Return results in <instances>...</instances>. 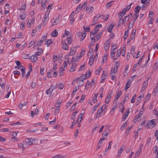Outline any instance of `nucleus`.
I'll return each instance as SVG.
<instances>
[{
    "instance_id": "obj_9",
    "label": "nucleus",
    "mask_w": 158,
    "mask_h": 158,
    "mask_svg": "<svg viewBox=\"0 0 158 158\" xmlns=\"http://www.w3.org/2000/svg\"><path fill=\"white\" fill-rule=\"evenodd\" d=\"M77 65L76 63H73L72 64V66L70 69V72H73L75 70L77 69Z\"/></svg>"
},
{
    "instance_id": "obj_16",
    "label": "nucleus",
    "mask_w": 158,
    "mask_h": 158,
    "mask_svg": "<svg viewBox=\"0 0 158 158\" xmlns=\"http://www.w3.org/2000/svg\"><path fill=\"white\" fill-rule=\"evenodd\" d=\"M94 60V59L93 57V56L92 55L90 57L89 62V64L90 66H92L93 64Z\"/></svg>"
},
{
    "instance_id": "obj_33",
    "label": "nucleus",
    "mask_w": 158,
    "mask_h": 158,
    "mask_svg": "<svg viewBox=\"0 0 158 158\" xmlns=\"http://www.w3.org/2000/svg\"><path fill=\"white\" fill-rule=\"evenodd\" d=\"M125 149V146H123L121 148L119 149L118 151V155L119 154H121V153L123 152V151Z\"/></svg>"
},
{
    "instance_id": "obj_32",
    "label": "nucleus",
    "mask_w": 158,
    "mask_h": 158,
    "mask_svg": "<svg viewBox=\"0 0 158 158\" xmlns=\"http://www.w3.org/2000/svg\"><path fill=\"white\" fill-rule=\"evenodd\" d=\"M77 113H78V111H76L75 112H73V113L72 114L71 116V119L72 120H74L75 119V117L76 116V114H77Z\"/></svg>"
},
{
    "instance_id": "obj_29",
    "label": "nucleus",
    "mask_w": 158,
    "mask_h": 158,
    "mask_svg": "<svg viewBox=\"0 0 158 158\" xmlns=\"http://www.w3.org/2000/svg\"><path fill=\"white\" fill-rule=\"evenodd\" d=\"M58 100L60 101L59 102H57L55 104V107L59 108L60 106V104L62 101L61 100L58 99Z\"/></svg>"
},
{
    "instance_id": "obj_57",
    "label": "nucleus",
    "mask_w": 158,
    "mask_h": 158,
    "mask_svg": "<svg viewBox=\"0 0 158 158\" xmlns=\"http://www.w3.org/2000/svg\"><path fill=\"white\" fill-rule=\"evenodd\" d=\"M75 53V51L73 49H71L69 55H73Z\"/></svg>"
},
{
    "instance_id": "obj_61",
    "label": "nucleus",
    "mask_w": 158,
    "mask_h": 158,
    "mask_svg": "<svg viewBox=\"0 0 158 158\" xmlns=\"http://www.w3.org/2000/svg\"><path fill=\"white\" fill-rule=\"evenodd\" d=\"M136 97V94H135L134 95H133V96L131 99V102L132 103H133L135 102V98Z\"/></svg>"
},
{
    "instance_id": "obj_63",
    "label": "nucleus",
    "mask_w": 158,
    "mask_h": 158,
    "mask_svg": "<svg viewBox=\"0 0 158 158\" xmlns=\"http://www.w3.org/2000/svg\"><path fill=\"white\" fill-rule=\"evenodd\" d=\"M114 50H113L111 52V58H112V57H114L115 56V52L114 51Z\"/></svg>"
},
{
    "instance_id": "obj_14",
    "label": "nucleus",
    "mask_w": 158,
    "mask_h": 158,
    "mask_svg": "<svg viewBox=\"0 0 158 158\" xmlns=\"http://www.w3.org/2000/svg\"><path fill=\"white\" fill-rule=\"evenodd\" d=\"M74 12L73 11L71 14L70 16L69 17L70 21V22L73 23L75 20L74 19Z\"/></svg>"
},
{
    "instance_id": "obj_48",
    "label": "nucleus",
    "mask_w": 158,
    "mask_h": 158,
    "mask_svg": "<svg viewBox=\"0 0 158 158\" xmlns=\"http://www.w3.org/2000/svg\"><path fill=\"white\" fill-rule=\"evenodd\" d=\"M35 42H34V41H32V40L31 41L29 44L28 47L29 48L31 47L34 44L35 45ZM34 47H35V45L34 46Z\"/></svg>"
},
{
    "instance_id": "obj_39",
    "label": "nucleus",
    "mask_w": 158,
    "mask_h": 158,
    "mask_svg": "<svg viewBox=\"0 0 158 158\" xmlns=\"http://www.w3.org/2000/svg\"><path fill=\"white\" fill-rule=\"evenodd\" d=\"M114 2L113 1H111L110 2H108L106 5V7L107 8H109L111 6L112 3Z\"/></svg>"
},
{
    "instance_id": "obj_1",
    "label": "nucleus",
    "mask_w": 158,
    "mask_h": 158,
    "mask_svg": "<svg viewBox=\"0 0 158 158\" xmlns=\"http://www.w3.org/2000/svg\"><path fill=\"white\" fill-rule=\"evenodd\" d=\"M35 139H25L23 141L24 144L25 145H31L33 144L35 142Z\"/></svg>"
},
{
    "instance_id": "obj_15",
    "label": "nucleus",
    "mask_w": 158,
    "mask_h": 158,
    "mask_svg": "<svg viewBox=\"0 0 158 158\" xmlns=\"http://www.w3.org/2000/svg\"><path fill=\"white\" fill-rule=\"evenodd\" d=\"M37 49H38V51L37 52H35V55L37 56L40 55L43 52L42 49V48H37Z\"/></svg>"
},
{
    "instance_id": "obj_52",
    "label": "nucleus",
    "mask_w": 158,
    "mask_h": 158,
    "mask_svg": "<svg viewBox=\"0 0 158 158\" xmlns=\"http://www.w3.org/2000/svg\"><path fill=\"white\" fill-rule=\"evenodd\" d=\"M112 145V142H110L109 143L108 146L106 148V150L109 151L110 148Z\"/></svg>"
},
{
    "instance_id": "obj_8",
    "label": "nucleus",
    "mask_w": 158,
    "mask_h": 158,
    "mask_svg": "<svg viewBox=\"0 0 158 158\" xmlns=\"http://www.w3.org/2000/svg\"><path fill=\"white\" fill-rule=\"evenodd\" d=\"M38 59V57L35 55H32L31 56V61L33 62H35Z\"/></svg>"
},
{
    "instance_id": "obj_11",
    "label": "nucleus",
    "mask_w": 158,
    "mask_h": 158,
    "mask_svg": "<svg viewBox=\"0 0 158 158\" xmlns=\"http://www.w3.org/2000/svg\"><path fill=\"white\" fill-rule=\"evenodd\" d=\"M60 15H59L58 17H57L56 19H55L54 18H53V19H54V22L52 23V27L53 26L56 25L58 24L59 22L60 17Z\"/></svg>"
},
{
    "instance_id": "obj_31",
    "label": "nucleus",
    "mask_w": 158,
    "mask_h": 158,
    "mask_svg": "<svg viewBox=\"0 0 158 158\" xmlns=\"http://www.w3.org/2000/svg\"><path fill=\"white\" fill-rule=\"evenodd\" d=\"M87 3L86 2H84L83 4L82 5V6H81L80 8L81 9V10H84L85 7H86Z\"/></svg>"
},
{
    "instance_id": "obj_37",
    "label": "nucleus",
    "mask_w": 158,
    "mask_h": 158,
    "mask_svg": "<svg viewBox=\"0 0 158 158\" xmlns=\"http://www.w3.org/2000/svg\"><path fill=\"white\" fill-rule=\"evenodd\" d=\"M64 69L63 68H60V70L59 71V75L60 76H61L64 74Z\"/></svg>"
},
{
    "instance_id": "obj_17",
    "label": "nucleus",
    "mask_w": 158,
    "mask_h": 158,
    "mask_svg": "<svg viewBox=\"0 0 158 158\" xmlns=\"http://www.w3.org/2000/svg\"><path fill=\"white\" fill-rule=\"evenodd\" d=\"M102 25L101 24H99L98 25H97L94 29V33L96 34L97 32L99 30V28L100 27H102Z\"/></svg>"
},
{
    "instance_id": "obj_6",
    "label": "nucleus",
    "mask_w": 158,
    "mask_h": 158,
    "mask_svg": "<svg viewBox=\"0 0 158 158\" xmlns=\"http://www.w3.org/2000/svg\"><path fill=\"white\" fill-rule=\"evenodd\" d=\"M123 11L122 12H120L118 13V18L120 19H121L122 17L125 14L126 12V10H125V8H123L122 10Z\"/></svg>"
},
{
    "instance_id": "obj_25",
    "label": "nucleus",
    "mask_w": 158,
    "mask_h": 158,
    "mask_svg": "<svg viewBox=\"0 0 158 158\" xmlns=\"http://www.w3.org/2000/svg\"><path fill=\"white\" fill-rule=\"evenodd\" d=\"M22 67V68L21 69V70L22 72V77H23L24 76L25 73V68L23 66Z\"/></svg>"
},
{
    "instance_id": "obj_34",
    "label": "nucleus",
    "mask_w": 158,
    "mask_h": 158,
    "mask_svg": "<svg viewBox=\"0 0 158 158\" xmlns=\"http://www.w3.org/2000/svg\"><path fill=\"white\" fill-rule=\"evenodd\" d=\"M91 84V82L89 81H88L86 83V84L85 87V89H86L87 90H88L89 88V86Z\"/></svg>"
},
{
    "instance_id": "obj_7",
    "label": "nucleus",
    "mask_w": 158,
    "mask_h": 158,
    "mask_svg": "<svg viewBox=\"0 0 158 158\" xmlns=\"http://www.w3.org/2000/svg\"><path fill=\"white\" fill-rule=\"evenodd\" d=\"M95 34L94 32H91L90 33V37L91 41L93 43H94L95 42Z\"/></svg>"
},
{
    "instance_id": "obj_27",
    "label": "nucleus",
    "mask_w": 158,
    "mask_h": 158,
    "mask_svg": "<svg viewBox=\"0 0 158 158\" xmlns=\"http://www.w3.org/2000/svg\"><path fill=\"white\" fill-rule=\"evenodd\" d=\"M129 94H127L125 96L124 100L123 101V102L124 103L126 101H128L129 99Z\"/></svg>"
},
{
    "instance_id": "obj_3",
    "label": "nucleus",
    "mask_w": 158,
    "mask_h": 158,
    "mask_svg": "<svg viewBox=\"0 0 158 158\" xmlns=\"http://www.w3.org/2000/svg\"><path fill=\"white\" fill-rule=\"evenodd\" d=\"M113 93V91H109L108 93L107 97L105 100V103H108L110 101L111 98V95Z\"/></svg>"
},
{
    "instance_id": "obj_13",
    "label": "nucleus",
    "mask_w": 158,
    "mask_h": 158,
    "mask_svg": "<svg viewBox=\"0 0 158 158\" xmlns=\"http://www.w3.org/2000/svg\"><path fill=\"white\" fill-rule=\"evenodd\" d=\"M90 74H91V73L90 71H89L88 72V75H87V74H86L85 77V78H83L82 79V78H81V77H80L78 79V80H79L80 81H81L82 82H83V79L85 80V79H86L88 78L89 77Z\"/></svg>"
},
{
    "instance_id": "obj_22",
    "label": "nucleus",
    "mask_w": 158,
    "mask_h": 158,
    "mask_svg": "<svg viewBox=\"0 0 158 158\" xmlns=\"http://www.w3.org/2000/svg\"><path fill=\"white\" fill-rule=\"evenodd\" d=\"M86 33L85 32H82L81 33V36L80 39V41H81L84 40L86 36Z\"/></svg>"
},
{
    "instance_id": "obj_64",
    "label": "nucleus",
    "mask_w": 158,
    "mask_h": 158,
    "mask_svg": "<svg viewBox=\"0 0 158 158\" xmlns=\"http://www.w3.org/2000/svg\"><path fill=\"white\" fill-rule=\"evenodd\" d=\"M153 113L155 115L158 117V112L157 109H154L153 110Z\"/></svg>"
},
{
    "instance_id": "obj_35",
    "label": "nucleus",
    "mask_w": 158,
    "mask_h": 158,
    "mask_svg": "<svg viewBox=\"0 0 158 158\" xmlns=\"http://www.w3.org/2000/svg\"><path fill=\"white\" fill-rule=\"evenodd\" d=\"M102 33V32H99L98 33L96 37V39L97 41L100 38Z\"/></svg>"
},
{
    "instance_id": "obj_20",
    "label": "nucleus",
    "mask_w": 158,
    "mask_h": 158,
    "mask_svg": "<svg viewBox=\"0 0 158 158\" xmlns=\"http://www.w3.org/2000/svg\"><path fill=\"white\" fill-rule=\"evenodd\" d=\"M141 7L139 6H138L135 7V13L139 14V12Z\"/></svg>"
},
{
    "instance_id": "obj_49",
    "label": "nucleus",
    "mask_w": 158,
    "mask_h": 158,
    "mask_svg": "<svg viewBox=\"0 0 158 158\" xmlns=\"http://www.w3.org/2000/svg\"><path fill=\"white\" fill-rule=\"evenodd\" d=\"M102 110H101V109H99L98 111H97V113L96 114V115H99L98 117H99L100 116V114L102 113ZM98 117V116L97 117V118Z\"/></svg>"
},
{
    "instance_id": "obj_46",
    "label": "nucleus",
    "mask_w": 158,
    "mask_h": 158,
    "mask_svg": "<svg viewBox=\"0 0 158 158\" xmlns=\"http://www.w3.org/2000/svg\"><path fill=\"white\" fill-rule=\"evenodd\" d=\"M140 117L139 116H135V118L134 120V121H137L138 122L140 121Z\"/></svg>"
},
{
    "instance_id": "obj_38",
    "label": "nucleus",
    "mask_w": 158,
    "mask_h": 158,
    "mask_svg": "<svg viewBox=\"0 0 158 158\" xmlns=\"http://www.w3.org/2000/svg\"><path fill=\"white\" fill-rule=\"evenodd\" d=\"M45 43L46 44H47V46H48L50 44H52V42L51 40L50 39L48 40L47 41H45Z\"/></svg>"
},
{
    "instance_id": "obj_12",
    "label": "nucleus",
    "mask_w": 158,
    "mask_h": 158,
    "mask_svg": "<svg viewBox=\"0 0 158 158\" xmlns=\"http://www.w3.org/2000/svg\"><path fill=\"white\" fill-rule=\"evenodd\" d=\"M39 110L38 109H36L35 111H31V116L32 118H33L34 115H37L38 114Z\"/></svg>"
},
{
    "instance_id": "obj_47",
    "label": "nucleus",
    "mask_w": 158,
    "mask_h": 158,
    "mask_svg": "<svg viewBox=\"0 0 158 158\" xmlns=\"http://www.w3.org/2000/svg\"><path fill=\"white\" fill-rule=\"evenodd\" d=\"M64 42L65 43V44H64V45L63 46L62 48L64 50H68V47L67 45L66 42Z\"/></svg>"
},
{
    "instance_id": "obj_45",
    "label": "nucleus",
    "mask_w": 158,
    "mask_h": 158,
    "mask_svg": "<svg viewBox=\"0 0 158 158\" xmlns=\"http://www.w3.org/2000/svg\"><path fill=\"white\" fill-rule=\"evenodd\" d=\"M81 7V5L80 4L76 8L75 10V13H78L80 10H81V9L80 8Z\"/></svg>"
},
{
    "instance_id": "obj_43",
    "label": "nucleus",
    "mask_w": 158,
    "mask_h": 158,
    "mask_svg": "<svg viewBox=\"0 0 158 158\" xmlns=\"http://www.w3.org/2000/svg\"><path fill=\"white\" fill-rule=\"evenodd\" d=\"M141 151V149L140 148H139L138 150L135 153V156L136 157L138 156L140 154Z\"/></svg>"
},
{
    "instance_id": "obj_30",
    "label": "nucleus",
    "mask_w": 158,
    "mask_h": 158,
    "mask_svg": "<svg viewBox=\"0 0 158 158\" xmlns=\"http://www.w3.org/2000/svg\"><path fill=\"white\" fill-rule=\"evenodd\" d=\"M52 91H51V89H49L46 91V94L49 95V96H50Z\"/></svg>"
},
{
    "instance_id": "obj_55",
    "label": "nucleus",
    "mask_w": 158,
    "mask_h": 158,
    "mask_svg": "<svg viewBox=\"0 0 158 158\" xmlns=\"http://www.w3.org/2000/svg\"><path fill=\"white\" fill-rule=\"evenodd\" d=\"M83 28L84 29L85 31H86L87 32H89L90 31V30L89 27H84Z\"/></svg>"
},
{
    "instance_id": "obj_2",
    "label": "nucleus",
    "mask_w": 158,
    "mask_h": 158,
    "mask_svg": "<svg viewBox=\"0 0 158 158\" xmlns=\"http://www.w3.org/2000/svg\"><path fill=\"white\" fill-rule=\"evenodd\" d=\"M117 71V69H115L114 68L113 69H111L110 75V76L112 77V79H111L112 80H113L114 79V77H115V74Z\"/></svg>"
},
{
    "instance_id": "obj_5",
    "label": "nucleus",
    "mask_w": 158,
    "mask_h": 158,
    "mask_svg": "<svg viewBox=\"0 0 158 158\" xmlns=\"http://www.w3.org/2000/svg\"><path fill=\"white\" fill-rule=\"evenodd\" d=\"M49 11L47 12V13L45 14L44 17L43 18V21L44 23H46L47 21H48L49 20L48 15L49 14Z\"/></svg>"
},
{
    "instance_id": "obj_19",
    "label": "nucleus",
    "mask_w": 158,
    "mask_h": 158,
    "mask_svg": "<svg viewBox=\"0 0 158 158\" xmlns=\"http://www.w3.org/2000/svg\"><path fill=\"white\" fill-rule=\"evenodd\" d=\"M58 35V32L56 29L51 34V35L52 37H56Z\"/></svg>"
},
{
    "instance_id": "obj_54",
    "label": "nucleus",
    "mask_w": 158,
    "mask_h": 158,
    "mask_svg": "<svg viewBox=\"0 0 158 158\" xmlns=\"http://www.w3.org/2000/svg\"><path fill=\"white\" fill-rule=\"evenodd\" d=\"M121 51L120 50H118L116 53V57H118L121 54Z\"/></svg>"
},
{
    "instance_id": "obj_62",
    "label": "nucleus",
    "mask_w": 158,
    "mask_h": 158,
    "mask_svg": "<svg viewBox=\"0 0 158 158\" xmlns=\"http://www.w3.org/2000/svg\"><path fill=\"white\" fill-rule=\"evenodd\" d=\"M132 4V3H131V4L130 5H127V6H126V8H125V9L126 10V11H128L129 10L130 8H131V5Z\"/></svg>"
},
{
    "instance_id": "obj_23",
    "label": "nucleus",
    "mask_w": 158,
    "mask_h": 158,
    "mask_svg": "<svg viewBox=\"0 0 158 158\" xmlns=\"http://www.w3.org/2000/svg\"><path fill=\"white\" fill-rule=\"evenodd\" d=\"M22 57L25 59H29L30 58V55L29 54L23 53L22 54Z\"/></svg>"
},
{
    "instance_id": "obj_36",
    "label": "nucleus",
    "mask_w": 158,
    "mask_h": 158,
    "mask_svg": "<svg viewBox=\"0 0 158 158\" xmlns=\"http://www.w3.org/2000/svg\"><path fill=\"white\" fill-rule=\"evenodd\" d=\"M114 24H111L110 27L108 28V31L109 32H111L112 31V29L113 28V27H114Z\"/></svg>"
},
{
    "instance_id": "obj_21",
    "label": "nucleus",
    "mask_w": 158,
    "mask_h": 158,
    "mask_svg": "<svg viewBox=\"0 0 158 158\" xmlns=\"http://www.w3.org/2000/svg\"><path fill=\"white\" fill-rule=\"evenodd\" d=\"M148 85V81H144L143 84L142 89L144 90L146 88Z\"/></svg>"
},
{
    "instance_id": "obj_59",
    "label": "nucleus",
    "mask_w": 158,
    "mask_h": 158,
    "mask_svg": "<svg viewBox=\"0 0 158 158\" xmlns=\"http://www.w3.org/2000/svg\"><path fill=\"white\" fill-rule=\"evenodd\" d=\"M79 129H77L76 130V132L74 134L73 136L75 138H77V135L79 133Z\"/></svg>"
},
{
    "instance_id": "obj_60",
    "label": "nucleus",
    "mask_w": 158,
    "mask_h": 158,
    "mask_svg": "<svg viewBox=\"0 0 158 158\" xmlns=\"http://www.w3.org/2000/svg\"><path fill=\"white\" fill-rule=\"evenodd\" d=\"M121 94H122L121 91H120L118 92L117 93V96H116V98L115 100H116V99H118L120 97V96L121 95Z\"/></svg>"
},
{
    "instance_id": "obj_44",
    "label": "nucleus",
    "mask_w": 158,
    "mask_h": 158,
    "mask_svg": "<svg viewBox=\"0 0 158 158\" xmlns=\"http://www.w3.org/2000/svg\"><path fill=\"white\" fill-rule=\"evenodd\" d=\"M109 15H105L103 16L102 19H104L105 21H106L109 17Z\"/></svg>"
},
{
    "instance_id": "obj_53",
    "label": "nucleus",
    "mask_w": 158,
    "mask_h": 158,
    "mask_svg": "<svg viewBox=\"0 0 158 158\" xmlns=\"http://www.w3.org/2000/svg\"><path fill=\"white\" fill-rule=\"evenodd\" d=\"M157 149L158 150V146H155L153 148V152L155 153H156L157 151L158 152Z\"/></svg>"
},
{
    "instance_id": "obj_4",
    "label": "nucleus",
    "mask_w": 158,
    "mask_h": 158,
    "mask_svg": "<svg viewBox=\"0 0 158 158\" xmlns=\"http://www.w3.org/2000/svg\"><path fill=\"white\" fill-rule=\"evenodd\" d=\"M110 44V41L109 40H107L104 44V49L106 51L108 50L109 48Z\"/></svg>"
},
{
    "instance_id": "obj_42",
    "label": "nucleus",
    "mask_w": 158,
    "mask_h": 158,
    "mask_svg": "<svg viewBox=\"0 0 158 158\" xmlns=\"http://www.w3.org/2000/svg\"><path fill=\"white\" fill-rule=\"evenodd\" d=\"M138 15H139V14H137V13H135V14L134 15V22L133 23H132V27H133V24H134V22L135 21V20L137 19Z\"/></svg>"
},
{
    "instance_id": "obj_56",
    "label": "nucleus",
    "mask_w": 158,
    "mask_h": 158,
    "mask_svg": "<svg viewBox=\"0 0 158 158\" xmlns=\"http://www.w3.org/2000/svg\"><path fill=\"white\" fill-rule=\"evenodd\" d=\"M52 72V71L50 70L47 73V77L48 78H50L51 77V73Z\"/></svg>"
},
{
    "instance_id": "obj_18",
    "label": "nucleus",
    "mask_w": 158,
    "mask_h": 158,
    "mask_svg": "<svg viewBox=\"0 0 158 158\" xmlns=\"http://www.w3.org/2000/svg\"><path fill=\"white\" fill-rule=\"evenodd\" d=\"M29 69L25 77L26 79H27L28 78L30 74L31 73L32 71V69L31 68V65L30 67L29 66Z\"/></svg>"
},
{
    "instance_id": "obj_50",
    "label": "nucleus",
    "mask_w": 158,
    "mask_h": 158,
    "mask_svg": "<svg viewBox=\"0 0 158 158\" xmlns=\"http://www.w3.org/2000/svg\"><path fill=\"white\" fill-rule=\"evenodd\" d=\"M64 86L62 83H60L58 85V88L61 89H62Z\"/></svg>"
},
{
    "instance_id": "obj_26",
    "label": "nucleus",
    "mask_w": 158,
    "mask_h": 158,
    "mask_svg": "<svg viewBox=\"0 0 158 158\" xmlns=\"http://www.w3.org/2000/svg\"><path fill=\"white\" fill-rule=\"evenodd\" d=\"M20 19L22 20L24 19L26 17V15L25 13L23 12L22 14L20 15H19Z\"/></svg>"
},
{
    "instance_id": "obj_40",
    "label": "nucleus",
    "mask_w": 158,
    "mask_h": 158,
    "mask_svg": "<svg viewBox=\"0 0 158 158\" xmlns=\"http://www.w3.org/2000/svg\"><path fill=\"white\" fill-rule=\"evenodd\" d=\"M31 19H29L28 20L27 26L28 27H30L31 26Z\"/></svg>"
},
{
    "instance_id": "obj_58",
    "label": "nucleus",
    "mask_w": 158,
    "mask_h": 158,
    "mask_svg": "<svg viewBox=\"0 0 158 158\" xmlns=\"http://www.w3.org/2000/svg\"><path fill=\"white\" fill-rule=\"evenodd\" d=\"M130 86V83H128V82H127L126 84L125 87V90H127Z\"/></svg>"
},
{
    "instance_id": "obj_24",
    "label": "nucleus",
    "mask_w": 158,
    "mask_h": 158,
    "mask_svg": "<svg viewBox=\"0 0 158 158\" xmlns=\"http://www.w3.org/2000/svg\"><path fill=\"white\" fill-rule=\"evenodd\" d=\"M43 44L42 41L40 40L39 42H35V46H41Z\"/></svg>"
},
{
    "instance_id": "obj_51",
    "label": "nucleus",
    "mask_w": 158,
    "mask_h": 158,
    "mask_svg": "<svg viewBox=\"0 0 158 158\" xmlns=\"http://www.w3.org/2000/svg\"><path fill=\"white\" fill-rule=\"evenodd\" d=\"M98 20V17H97L94 16V17L93 19V25H94L95 24L96 21Z\"/></svg>"
},
{
    "instance_id": "obj_28",
    "label": "nucleus",
    "mask_w": 158,
    "mask_h": 158,
    "mask_svg": "<svg viewBox=\"0 0 158 158\" xmlns=\"http://www.w3.org/2000/svg\"><path fill=\"white\" fill-rule=\"evenodd\" d=\"M98 94H94V96L93 98V102L94 103H95L97 102V97L98 96Z\"/></svg>"
},
{
    "instance_id": "obj_41",
    "label": "nucleus",
    "mask_w": 158,
    "mask_h": 158,
    "mask_svg": "<svg viewBox=\"0 0 158 158\" xmlns=\"http://www.w3.org/2000/svg\"><path fill=\"white\" fill-rule=\"evenodd\" d=\"M27 104V102H24V103H21L20 105L19 106V108L20 109H21L22 108V107L23 106H26Z\"/></svg>"
},
{
    "instance_id": "obj_10",
    "label": "nucleus",
    "mask_w": 158,
    "mask_h": 158,
    "mask_svg": "<svg viewBox=\"0 0 158 158\" xmlns=\"http://www.w3.org/2000/svg\"><path fill=\"white\" fill-rule=\"evenodd\" d=\"M155 121V119H153L150 121V122L148 123V127H150L149 126V125L150 126L151 125H152V128L153 127H154L156 126Z\"/></svg>"
}]
</instances>
